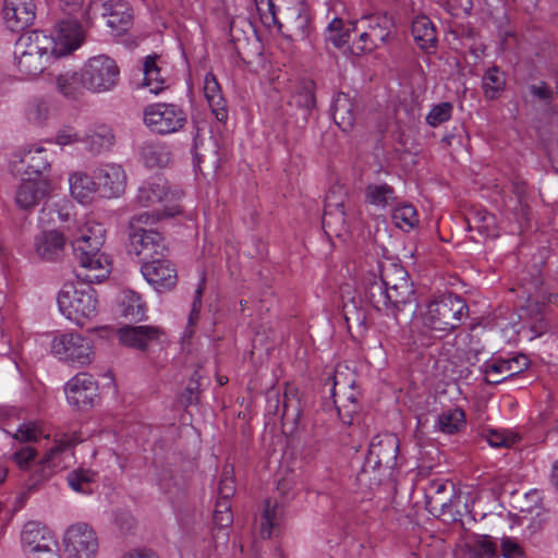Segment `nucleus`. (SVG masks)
<instances>
[{"label":"nucleus","instance_id":"obj_54","mask_svg":"<svg viewBox=\"0 0 558 558\" xmlns=\"http://www.w3.org/2000/svg\"><path fill=\"white\" fill-rule=\"evenodd\" d=\"M453 107L450 102H440L435 105L426 116V122L436 128L439 124L448 121L452 116Z\"/></svg>","mask_w":558,"mask_h":558},{"label":"nucleus","instance_id":"obj_57","mask_svg":"<svg viewBox=\"0 0 558 558\" xmlns=\"http://www.w3.org/2000/svg\"><path fill=\"white\" fill-rule=\"evenodd\" d=\"M214 521L221 530L231 525L233 515L229 501H217Z\"/></svg>","mask_w":558,"mask_h":558},{"label":"nucleus","instance_id":"obj_50","mask_svg":"<svg viewBox=\"0 0 558 558\" xmlns=\"http://www.w3.org/2000/svg\"><path fill=\"white\" fill-rule=\"evenodd\" d=\"M470 223L472 229H476L478 233L485 238H495L498 235L494 215L485 210L475 213Z\"/></svg>","mask_w":558,"mask_h":558},{"label":"nucleus","instance_id":"obj_36","mask_svg":"<svg viewBox=\"0 0 558 558\" xmlns=\"http://www.w3.org/2000/svg\"><path fill=\"white\" fill-rule=\"evenodd\" d=\"M332 118L343 132L352 130L355 121V105L349 95L338 93L335 96L332 101Z\"/></svg>","mask_w":558,"mask_h":558},{"label":"nucleus","instance_id":"obj_62","mask_svg":"<svg viewBox=\"0 0 558 558\" xmlns=\"http://www.w3.org/2000/svg\"><path fill=\"white\" fill-rule=\"evenodd\" d=\"M78 141L80 136L72 128H64L58 132L54 143L60 146H66L72 145Z\"/></svg>","mask_w":558,"mask_h":558},{"label":"nucleus","instance_id":"obj_49","mask_svg":"<svg viewBox=\"0 0 558 558\" xmlns=\"http://www.w3.org/2000/svg\"><path fill=\"white\" fill-rule=\"evenodd\" d=\"M403 281H410L407 270L397 264H389L383 267L380 280L374 283L383 284V289H393Z\"/></svg>","mask_w":558,"mask_h":558},{"label":"nucleus","instance_id":"obj_59","mask_svg":"<svg viewBox=\"0 0 558 558\" xmlns=\"http://www.w3.org/2000/svg\"><path fill=\"white\" fill-rule=\"evenodd\" d=\"M350 287H344L340 291L343 317L347 322L350 320L353 315H359L357 304L354 298L350 296Z\"/></svg>","mask_w":558,"mask_h":558},{"label":"nucleus","instance_id":"obj_15","mask_svg":"<svg viewBox=\"0 0 558 558\" xmlns=\"http://www.w3.org/2000/svg\"><path fill=\"white\" fill-rule=\"evenodd\" d=\"M129 250L143 265L144 262L162 257L166 245L159 232L141 229V231L129 232Z\"/></svg>","mask_w":558,"mask_h":558},{"label":"nucleus","instance_id":"obj_48","mask_svg":"<svg viewBox=\"0 0 558 558\" xmlns=\"http://www.w3.org/2000/svg\"><path fill=\"white\" fill-rule=\"evenodd\" d=\"M506 85L505 75L498 68H489L482 78L484 94L489 99H495L504 90Z\"/></svg>","mask_w":558,"mask_h":558},{"label":"nucleus","instance_id":"obj_28","mask_svg":"<svg viewBox=\"0 0 558 558\" xmlns=\"http://www.w3.org/2000/svg\"><path fill=\"white\" fill-rule=\"evenodd\" d=\"M399 452V440L395 434L386 433L375 436L368 448V457L377 465L392 468Z\"/></svg>","mask_w":558,"mask_h":558},{"label":"nucleus","instance_id":"obj_51","mask_svg":"<svg viewBox=\"0 0 558 558\" xmlns=\"http://www.w3.org/2000/svg\"><path fill=\"white\" fill-rule=\"evenodd\" d=\"M49 102L44 98L29 100L25 108V116L31 123L43 124L49 117Z\"/></svg>","mask_w":558,"mask_h":558},{"label":"nucleus","instance_id":"obj_14","mask_svg":"<svg viewBox=\"0 0 558 558\" xmlns=\"http://www.w3.org/2000/svg\"><path fill=\"white\" fill-rule=\"evenodd\" d=\"M64 393L69 405L82 411L92 409L99 397L98 385L87 373H78L69 379Z\"/></svg>","mask_w":558,"mask_h":558},{"label":"nucleus","instance_id":"obj_43","mask_svg":"<svg viewBox=\"0 0 558 558\" xmlns=\"http://www.w3.org/2000/svg\"><path fill=\"white\" fill-rule=\"evenodd\" d=\"M84 142L93 153L109 149L114 144V134L108 125H96L88 130Z\"/></svg>","mask_w":558,"mask_h":558},{"label":"nucleus","instance_id":"obj_33","mask_svg":"<svg viewBox=\"0 0 558 558\" xmlns=\"http://www.w3.org/2000/svg\"><path fill=\"white\" fill-rule=\"evenodd\" d=\"M203 94L217 121L225 122L228 118L227 102L216 76L210 72L204 76Z\"/></svg>","mask_w":558,"mask_h":558},{"label":"nucleus","instance_id":"obj_20","mask_svg":"<svg viewBox=\"0 0 558 558\" xmlns=\"http://www.w3.org/2000/svg\"><path fill=\"white\" fill-rule=\"evenodd\" d=\"M141 272L145 280L156 291L162 292L172 289L178 281V274L174 265L162 257L144 262Z\"/></svg>","mask_w":558,"mask_h":558},{"label":"nucleus","instance_id":"obj_16","mask_svg":"<svg viewBox=\"0 0 558 558\" xmlns=\"http://www.w3.org/2000/svg\"><path fill=\"white\" fill-rule=\"evenodd\" d=\"M93 171L101 198H118L124 193L128 177L121 165L101 163Z\"/></svg>","mask_w":558,"mask_h":558},{"label":"nucleus","instance_id":"obj_40","mask_svg":"<svg viewBox=\"0 0 558 558\" xmlns=\"http://www.w3.org/2000/svg\"><path fill=\"white\" fill-rule=\"evenodd\" d=\"M156 60V56H147L143 62L142 86L154 95H158L166 88V80Z\"/></svg>","mask_w":558,"mask_h":558},{"label":"nucleus","instance_id":"obj_10","mask_svg":"<svg viewBox=\"0 0 558 558\" xmlns=\"http://www.w3.org/2000/svg\"><path fill=\"white\" fill-rule=\"evenodd\" d=\"M119 74L116 61L105 54L89 58L82 69L84 87L95 93L111 90L119 81Z\"/></svg>","mask_w":558,"mask_h":558},{"label":"nucleus","instance_id":"obj_1","mask_svg":"<svg viewBox=\"0 0 558 558\" xmlns=\"http://www.w3.org/2000/svg\"><path fill=\"white\" fill-rule=\"evenodd\" d=\"M260 22L267 28L283 27L290 32L289 37L295 40H303L310 36L311 20L308 7L305 0H271L265 12L262 13Z\"/></svg>","mask_w":558,"mask_h":558},{"label":"nucleus","instance_id":"obj_37","mask_svg":"<svg viewBox=\"0 0 558 558\" xmlns=\"http://www.w3.org/2000/svg\"><path fill=\"white\" fill-rule=\"evenodd\" d=\"M364 197L367 206L374 207L379 211L395 205L397 199L392 186L383 182L368 184L365 189Z\"/></svg>","mask_w":558,"mask_h":558},{"label":"nucleus","instance_id":"obj_52","mask_svg":"<svg viewBox=\"0 0 558 558\" xmlns=\"http://www.w3.org/2000/svg\"><path fill=\"white\" fill-rule=\"evenodd\" d=\"M486 438L487 442L495 448L511 447L519 440L518 434L509 429H490Z\"/></svg>","mask_w":558,"mask_h":558},{"label":"nucleus","instance_id":"obj_7","mask_svg":"<svg viewBox=\"0 0 558 558\" xmlns=\"http://www.w3.org/2000/svg\"><path fill=\"white\" fill-rule=\"evenodd\" d=\"M393 28V21L384 13L363 15L352 23V29L359 33V39L351 46L353 54L372 52L384 44Z\"/></svg>","mask_w":558,"mask_h":558},{"label":"nucleus","instance_id":"obj_63","mask_svg":"<svg viewBox=\"0 0 558 558\" xmlns=\"http://www.w3.org/2000/svg\"><path fill=\"white\" fill-rule=\"evenodd\" d=\"M448 484L442 482H435L432 484L430 489L433 490L432 499L438 504L442 511H445L450 506L451 498L446 500H441L438 498V495L445 493L447 490Z\"/></svg>","mask_w":558,"mask_h":558},{"label":"nucleus","instance_id":"obj_26","mask_svg":"<svg viewBox=\"0 0 558 558\" xmlns=\"http://www.w3.org/2000/svg\"><path fill=\"white\" fill-rule=\"evenodd\" d=\"M162 332L153 326H124L118 330L119 341L130 348L145 350L160 342Z\"/></svg>","mask_w":558,"mask_h":558},{"label":"nucleus","instance_id":"obj_9","mask_svg":"<svg viewBox=\"0 0 558 558\" xmlns=\"http://www.w3.org/2000/svg\"><path fill=\"white\" fill-rule=\"evenodd\" d=\"M51 354L59 361L83 367L94 359L93 341L77 332L56 335L50 344Z\"/></svg>","mask_w":558,"mask_h":558},{"label":"nucleus","instance_id":"obj_55","mask_svg":"<svg viewBox=\"0 0 558 558\" xmlns=\"http://www.w3.org/2000/svg\"><path fill=\"white\" fill-rule=\"evenodd\" d=\"M235 493V483L232 476V470L229 468H225L218 486V501H229V499Z\"/></svg>","mask_w":558,"mask_h":558},{"label":"nucleus","instance_id":"obj_13","mask_svg":"<svg viewBox=\"0 0 558 558\" xmlns=\"http://www.w3.org/2000/svg\"><path fill=\"white\" fill-rule=\"evenodd\" d=\"M84 39L82 25L75 20H64L57 24L52 35H48V40L51 41L48 49L52 57H65L77 50Z\"/></svg>","mask_w":558,"mask_h":558},{"label":"nucleus","instance_id":"obj_17","mask_svg":"<svg viewBox=\"0 0 558 558\" xmlns=\"http://www.w3.org/2000/svg\"><path fill=\"white\" fill-rule=\"evenodd\" d=\"M82 441V437L76 433L64 434L54 440V445L47 450L39 460L43 476H46L54 470L64 469L71 464L72 447Z\"/></svg>","mask_w":558,"mask_h":558},{"label":"nucleus","instance_id":"obj_18","mask_svg":"<svg viewBox=\"0 0 558 558\" xmlns=\"http://www.w3.org/2000/svg\"><path fill=\"white\" fill-rule=\"evenodd\" d=\"M53 191L49 178H33L22 175L15 191V203L23 210L33 209Z\"/></svg>","mask_w":558,"mask_h":558},{"label":"nucleus","instance_id":"obj_19","mask_svg":"<svg viewBox=\"0 0 558 558\" xmlns=\"http://www.w3.org/2000/svg\"><path fill=\"white\" fill-rule=\"evenodd\" d=\"M80 269L76 272L77 279L87 283H99L111 272V262L100 250L76 253Z\"/></svg>","mask_w":558,"mask_h":558},{"label":"nucleus","instance_id":"obj_27","mask_svg":"<svg viewBox=\"0 0 558 558\" xmlns=\"http://www.w3.org/2000/svg\"><path fill=\"white\" fill-rule=\"evenodd\" d=\"M101 16L117 35L124 34L133 24V9L123 0H110L101 4Z\"/></svg>","mask_w":558,"mask_h":558},{"label":"nucleus","instance_id":"obj_45","mask_svg":"<svg viewBox=\"0 0 558 558\" xmlns=\"http://www.w3.org/2000/svg\"><path fill=\"white\" fill-rule=\"evenodd\" d=\"M396 123L403 132L416 130L420 121V107L416 102H400L395 110Z\"/></svg>","mask_w":558,"mask_h":558},{"label":"nucleus","instance_id":"obj_32","mask_svg":"<svg viewBox=\"0 0 558 558\" xmlns=\"http://www.w3.org/2000/svg\"><path fill=\"white\" fill-rule=\"evenodd\" d=\"M283 520L282 507L276 501L267 499L256 518L258 525V532L260 537L270 538L280 531V526Z\"/></svg>","mask_w":558,"mask_h":558},{"label":"nucleus","instance_id":"obj_5","mask_svg":"<svg viewBox=\"0 0 558 558\" xmlns=\"http://www.w3.org/2000/svg\"><path fill=\"white\" fill-rule=\"evenodd\" d=\"M181 198L182 192L179 189L172 187L163 178L154 177L138 186L134 202L140 207L174 217L182 213Z\"/></svg>","mask_w":558,"mask_h":558},{"label":"nucleus","instance_id":"obj_21","mask_svg":"<svg viewBox=\"0 0 558 558\" xmlns=\"http://www.w3.org/2000/svg\"><path fill=\"white\" fill-rule=\"evenodd\" d=\"M327 16L330 17L325 31V39L336 48L347 45L351 28H344L343 16L347 15V5L342 0H327Z\"/></svg>","mask_w":558,"mask_h":558},{"label":"nucleus","instance_id":"obj_58","mask_svg":"<svg viewBox=\"0 0 558 558\" xmlns=\"http://www.w3.org/2000/svg\"><path fill=\"white\" fill-rule=\"evenodd\" d=\"M36 457L37 451L31 446H25L13 454V460L21 470H31L35 465Z\"/></svg>","mask_w":558,"mask_h":558},{"label":"nucleus","instance_id":"obj_42","mask_svg":"<svg viewBox=\"0 0 558 558\" xmlns=\"http://www.w3.org/2000/svg\"><path fill=\"white\" fill-rule=\"evenodd\" d=\"M122 316L133 320H142L146 315V304L141 295L132 290L121 293L119 300Z\"/></svg>","mask_w":558,"mask_h":558},{"label":"nucleus","instance_id":"obj_23","mask_svg":"<svg viewBox=\"0 0 558 558\" xmlns=\"http://www.w3.org/2000/svg\"><path fill=\"white\" fill-rule=\"evenodd\" d=\"M106 240V229L104 226L87 218L80 223L73 233V247L76 253L100 250Z\"/></svg>","mask_w":558,"mask_h":558},{"label":"nucleus","instance_id":"obj_60","mask_svg":"<svg viewBox=\"0 0 558 558\" xmlns=\"http://www.w3.org/2000/svg\"><path fill=\"white\" fill-rule=\"evenodd\" d=\"M501 551L504 558H527L521 546L510 537L501 539Z\"/></svg>","mask_w":558,"mask_h":558},{"label":"nucleus","instance_id":"obj_3","mask_svg":"<svg viewBox=\"0 0 558 558\" xmlns=\"http://www.w3.org/2000/svg\"><path fill=\"white\" fill-rule=\"evenodd\" d=\"M60 313L77 326H85L98 313V299L90 286L65 283L58 293Z\"/></svg>","mask_w":558,"mask_h":558},{"label":"nucleus","instance_id":"obj_4","mask_svg":"<svg viewBox=\"0 0 558 558\" xmlns=\"http://www.w3.org/2000/svg\"><path fill=\"white\" fill-rule=\"evenodd\" d=\"M466 313L465 302L458 295L449 294L428 303L413 324L416 326L421 322L426 329L445 335L453 330Z\"/></svg>","mask_w":558,"mask_h":558},{"label":"nucleus","instance_id":"obj_41","mask_svg":"<svg viewBox=\"0 0 558 558\" xmlns=\"http://www.w3.org/2000/svg\"><path fill=\"white\" fill-rule=\"evenodd\" d=\"M71 208L72 205L66 199L56 203H45L38 216L39 225L45 227L56 223L57 221H68L71 216Z\"/></svg>","mask_w":558,"mask_h":558},{"label":"nucleus","instance_id":"obj_53","mask_svg":"<svg viewBox=\"0 0 558 558\" xmlns=\"http://www.w3.org/2000/svg\"><path fill=\"white\" fill-rule=\"evenodd\" d=\"M169 218L168 216L153 209L150 211L141 213L134 215L129 222L130 232L141 231V229H145L144 226H151L157 221Z\"/></svg>","mask_w":558,"mask_h":558},{"label":"nucleus","instance_id":"obj_64","mask_svg":"<svg viewBox=\"0 0 558 558\" xmlns=\"http://www.w3.org/2000/svg\"><path fill=\"white\" fill-rule=\"evenodd\" d=\"M480 549H481V554L485 558H495V557H497L496 545H495V543L489 537H485V538H483L481 541Z\"/></svg>","mask_w":558,"mask_h":558},{"label":"nucleus","instance_id":"obj_38","mask_svg":"<svg viewBox=\"0 0 558 558\" xmlns=\"http://www.w3.org/2000/svg\"><path fill=\"white\" fill-rule=\"evenodd\" d=\"M412 35L417 46L426 51L435 48L437 36L436 29L429 17L416 16L412 22Z\"/></svg>","mask_w":558,"mask_h":558},{"label":"nucleus","instance_id":"obj_31","mask_svg":"<svg viewBox=\"0 0 558 558\" xmlns=\"http://www.w3.org/2000/svg\"><path fill=\"white\" fill-rule=\"evenodd\" d=\"M333 198V192L326 197L323 228L328 235L342 236L348 232L344 206L342 201L338 202Z\"/></svg>","mask_w":558,"mask_h":558},{"label":"nucleus","instance_id":"obj_8","mask_svg":"<svg viewBox=\"0 0 558 558\" xmlns=\"http://www.w3.org/2000/svg\"><path fill=\"white\" fill-rule=\"evenodd\" d=\"M20 546L26 558H61L54 532L39 521H28L22 526Z\"/></svg>","mask_w":558,"mask_h":558},{"label":"nucleus","instance_id":"obj_29","mask_svg":"<svg viewBox=\"0 0 558 558\" xmlns=\"http://www.w3.org/2000/svg\"><path fill=\"white\" fill-rule=\"evenodd\" d=\"M181 558H213L217 550L214 536L208 533H186L180 542Z\"/></svg>","mask_w":558,"mask_h":558},{"label":"nucleus","instance_id":"obj_30","mask_svg":"<svg viewBox=\"0 0 558 558\" xmlns=\"http://www.w3.org/2000/svg\"><path fill=\"white\" fill-rule=\"evenodd\" d=\"M69 189L71 196L83 205L93 203L100 197V191L97 189V181L92 174L85 171H74L69 175Z\"/></svg>","mask_w":558,"mask_h":558},{"label":"nucleus","instance_id":"obj_6","mask_svg":"<svg viewBox=\"0 0 558 558\" xmlns=\"http://www.w3.org/2000/svg\"><path fill=\"white\" fill-rule=\"evenodd\" d=\"M61 547L65 558H98L100 538L93 525L77 521L63 530Z\"/></svg>","mask_w":558,"mask_h":558},{"label":"nucleus","instance_id":"obj_25","mask_svg":"<svg viewBox=\"0 0 558 558\" xmlns=\"http://www.w3.org/2000/svg\"><path fill=\"white\" fill-rule=\"evenodd\" d=\"M529 359L524 354H518L509 359H494L484 365L486 380L490 384H499L506 378L526 369Z\"/></svg>","mask_w":558,"mask_h":558},{"label":"nucleus","instance_id":"obj_2","mask_svg":"<svg viewBox=\"0 0 558 558\" xmlns=\"http://www.w3.org/2000/svg\"><path fill=\"white\" fill-rule=\"evenodd\" d=\"M48 35L40 31L22 34L14 47V64L21 78L31 80L39 75L52 58Z\"/></svg>","mask_w":558,"mask_h":558},{"label":"nucleus","instance_id":"obj_39","mask_svg":"<svg viewBox=\"0 0 558 558\" xmlns=\"http://www.w3.org/2000/svg\"><path fill=\"white\" fill-rule=\"evenodd\" d=\"M465 424L464 411L461 408H451L438 414L435 421V428L442 434L453 435L461 432Z\"/></svg>","mask_w":558,"mask_h":558},{"label":"nucleus","instance_id":"obj_22","mask_svg":"<svg viewBox=\"0 0 558 558\" xmlns=\"http://www.w3.org/2000/svg\"><path fill=\"white\" fill-rule=\"evenodd\" d=\"M3 21L13 32L27 28L35 20L36 4L34 0H4L2 8Z\"/></svg>","mask_w":558,"mask_h":558},{"label":"nucleus","instance_id":"obj_11","mask_svg":"<svg viewBox=\"0 0 558 558\" xmlns=\"http://www.w3.org/2000/svg\"><path fill=\"white\" fill-rule=\"evenodd\" d=\"M143 120L151 132L167 135L183 129L186 113L174 104L156 102L145 107Z\"/></svg>","mask_w":558,"mask_h":558},{"label":"nucleus","instance_id":"obj_47","mask_svg":"<svg viewBox=\"0 0 558 558\" xmlns=\"http://www.w3.org/2000/svg\"><path fill=\"white\" fill-rule=\"evenodd\" d=\"M392 220L397 228L403 231H410L418 223L417 211L413 205L402 203L395 207Z\"/></svg>","mask_w":558,"mask_h":558},{"label":"nucleus","instance_id":"obj_12","mask_svg":"<svg viewBox=\"0 0 558 558\" xmlns=\"http://www.w3.org/2000/svg\"><path fill=\"white\" fill-rule=\"evenodd\" d=\"M368 294L375 308L396 315L404 305L412 302L414 290L410 281L400 282V286L393 289H383V284L372 283Z\"/></svg>","mask_w":558,"mask_h":558},{"label":"nucleus","instance_id":"obj_24","mask_svg":"<svg viewBox=\"0 0 558 558\" xmlns=\"http://www.w3.org/2000/svg\"><path fill=\"white\" fill-rule=\"evenodd\" d=\"M21 166L25 169L22 175L33 178H49L47 172L50 169V163L47 159L46 149L40 144H29L22 147L15 155Z\"/></svg>","mask_w":558,"mask_h":558},{"label":"nucleus","instance_id":"obj_35","mask_svg":"<svg viewBox=\"0 0 558 558\" xmlns=\"http://www.w3.org/2000/svg\"><path fill=\"white\" fill-rule=\"evenodd\" d=\"M140 155L148 168H162L171 160L169 145L159 141L144 142L140 148Z\"/></svg>","mask_w":558,"mask_h":558},{"label":"nucleus","instance_id":"obj_44","mask_svg":"<svg viewBox=\"0 0 558 558\" xmlns=\"http://www.w3.org/2000/svg\"><path fill=\"white\" fill-rule=\"evenodd\" d=\"M57 90L66 98H75L84 87L82 73L74 70H64L54 78Z\"/></svg>","mask_w":558,"mask_h":558},{"label":"nucleus","instance_id":"obj_61","mask_svg":"<svg viewBox=\"0 0 558 558\" xmlns=\"http://www.w3.org/2000/svg\"><path fill=\"white\" fill-rule=\"evenodd\" d=\"M344 369L348 371L347 367H343V366H338L335 371V374L331 378H329L328 380L331 383V388H330V393L332 397H335V390H336V387L337 386H345V387H352L353 384H354V380L353 379H349L347 380L344 378Z\"/></svg>","mask_w":558,"mask_h":558},{"label":"nucleus","instance_id":"obj_46","mask_svg":"<svg viewBox=\"0 0 558 558\" xmlns=\"http://www.w3.org/2000/svg\"><path fill=\"white\" fill-rule=\"evenodd\" d=\"M97 474L89 469H78L66 476L69 486L76 493L88 495L93 492Z\"/></svg>","mask_w":558,"mask_h":558},{"label":"nucleus","instance_id":"obj_56","mask_svg":"<svg viewBox=\"0 0 558 558\" xmlns=\"http://www.w3.org/2000/svg\"><path fill=\"white\" fill-rule=\"evenodd\" d=\"M14 437L21 441H36L40 437L46 436L44 435L41 427L37 423L28 422L22 424L17 428Z\"/></svg>","mask_w":558,"mask_h":558},{"label":"nucleus","instance_id":"obj_34","mask_svg":"<svg viewBox=\"0 0 558 558\" xmlns=\"http://www.w3.org/2000/svg\"><path fill=\"white\" fill-rule=\"evenodd\" d=\"M65 246L64 235L57 231H45L35 239V251L37 255L47 260L56 259L63 252Z\"/></svg>","mask_w":558,"mask_h":558}]
</instances>
